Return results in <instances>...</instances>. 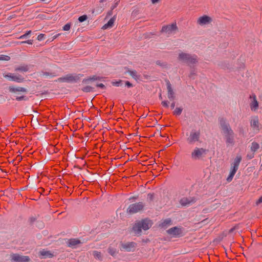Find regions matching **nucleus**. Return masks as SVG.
<instances>
[{
    "mask_svg": "<svg viewBox=\"0 0 262 262\" xmlns=\"http://www.w3.org/2000/svg\"><path fill=\"white\" fill-rule=\"evenodd\" d=\"M219 122L227 146H233L235 144L234 133L233 130L230 124L224 118H220Z\"/></svg>",
    "mask_w": 262,
    "mask_h": 262,
    "instance_id": "1",
    "label": "nucleus"
},
{
    "mask_svg": "<svg viewBox=\"0 0 262 262\" xmlns=\"http://www.w3.org/2000/svg\"><path fill=\"white\" fill-rule=\"evenodd\" d=\"M152 222L148 219H143L136 223L133 227V231L136 235H140L142 230H147L152 226Z\"/></svg>",
    "mask_w": 262,
    "mask_h": 262,
    "instance_id": "2",
    "label": "nucleus"
},
{
    "mask_svg": "<svg viewBox=\"0 0 262 262\" xmlns=\"http://www.w3.org/2000/svg\"><path fill=\"white\" fill-rule=\"evenodd\" d=\"M178 60L191 66L198 62V58L196 55L190 54L187 53L181 52L179 54Z\"/></svg>",
    "mask_w": 262,
    "mask_h": 262,
    "instance_id": "3",
    "label": "nucleus"
},
{
    "mask_svg": "<svg viewBox=\"0 0 262 262\" xmlns=\"http://www.w3.org/2000/svg\"><path fill=\"white\" fill-rule=\"evenodd\" d=\"M207 152L208 150L205 148L195 147L191 152L190 158L194 161L200 160L206 156Z\"/></svg>",
    "mask_w": 262,
    "mask_h": 262,
    "instance_id": "4",
    "label": "nucleus"
},
{
    "mask_svg": "<svg viewBox=\"0 0 262 262\" xmlns=\"http://www.w3.org/2000/svg\"><path fill=\"white\" fill-rule=\"evenodd\" d=\"M82 76L83 75L80 74H69L59 78L57 81L67 83H75L78 82Z\"/></svg>",
    "mask_w": 262,
    "mask_h": 262,
    "instance_id": "5",
    "label": "nucleus"
},
{
    "mask_svg": "<svg viewBox=\"0 0 262 262\" xmlns=\"http://www.w3.org/2000/svg\"><path fill=\"white\" fill-rule=\"evenodd\" d=\"M201 132L199 129H192L190 130L187 138V142L189 144H194L200 142Z\"/></svg>",
    "mask_w": 262,
    "mask_h": 262,
    "instance_id": "6",
    "label": "nucleus"
},
{
    "mask_svg": "<svg viewBox=\"0 0 262 262\" xmlns=\"http://www.w3.org/2000/svg\"><path fill=\"white\" fill-rule=\"evenodd\" d=\"M144 207V204L142 202H139L129 205L127 209V212L129 214H134L142 210Z\"/></svg>",
    "mask_w": 262,
    "mask_h": 262,
    "instance_id": "7",
    "label": "nucleus"
},
{
    "mask_svg": "<svg viewBox=\"0 0 262 262\" xmlns=\"http://www.w3.org/2000/svg\"><path fill=\"white\" fill-rule=\"evenodd\" d=\"M3 76L6 78H8L11 81H15L18 83L23 82L25 80L24 78L21 75H16L10 73L7 74H4Z\"/></svg>",
    "mask_w": 262,
    "mask_h": 262,
    "instance_id": "8",
    "label": "nucleus"
},
{
    "mask_svg": "<svg viewBox=\"0 0 262 262\" xmlns=\"http://www.w3.org/2000/svg\"><path fill=\"white\" fill-rule=\"evenodd\" d=\"M177 29L178 27L177 24L176 23H174L170 25L163 26L161 31V32L165 33L167 34H170Z\"/></svg>",
    "mask_w": 262,
    "mask_h": 262,
    "instance_id": "9",
    "label": "nucleus"
},
{
    "mask_svg": "<svg viewBox=\"0 0 262 262\" xmlns=\"http://www.w3.org/2000/svg\"><path fill=\"white\" fill-rule=\"evenodd\" d=\"M11 257L13 262H28L30 260L29 256L21 255L18 254H13Z\"/></svg>",
    "mask_w": 262,
    "mask_h": 262,
    "instance_id": "10",
    "label": "nucleus"
},
{
    "mask_svg": "<svg viewBox=\"0 0 262 262\" xmlns=\"http://www.w3.org/2000/svg\"><path fill=\"white\" fill-rule=\"evenodd\" d=\"M137 244L133 242L122 243L121 250L127 252H130L134 250Z\"/></svg>",
    "mask_w": 262,
    "mask_h": 262,
    "instance_id": "11",
    "label": "nucleus"
},
{
    "mask_svg": "<svg viewBox=\"0 0 262 262\" xmlns=\"http://www.w3.org/2000/svg\"><path fill=\"white\" fill-rule=\"evenodd\" d=\"M212 18L210 17L203 15L198 18L197 23L201 26H204L210 24Z\"/></svg>",
    "mask_w": 262,
    "mask_h": 262,
    "instance_id": "12",
    "label": "nucleus"
},
{
    "mask_svg": "<svg viewBox=\"0 0 262 262\" xmlns=\"http://www.w3.org/2000/svg\"><path fill=\"white\" fill-rule=\"evenodd\" d=\"M167 233L172 236L177 237L180 236L182 233L181 229L178 227H174L167 230Z\"/></svg>",
    "mask_w": 262,
    "mask_h": 262,
    "instance_id": "13",
    "label": "nucleus"
},
{
    "mask_svg": "<svg viewBox=\"0 0 262 262\" xmlns=\"http://www.w3.org/2000/svg\"><path fill=\"white\" fill-rule=\"evenodd\" d=\"M167 89V96L169 99L173 100L175 98L174 93L172 88L171 85L169 80L166 81Z\"/></svg>",
    "mask_w": 262,
    "mask_h": 262,
    "instance_id": "14",
    "label": "nucleus"
},
{
    "mask_svg": "<svg viewBox=\"0 0 262 262\" xmlns=\"http://www.w3.org/2000/svg\"><path fill=\"white\" fill-rule=\"evenodd\" d=\"M250 98L252 99V102L250 103V108L252 111H256L258 107V103L256 100V95L254 94H252L250 96Z\"/></svg>",
    "mask_w": 262,
    "mask_h": 262,
    "instance_id": "15",
    "label": "nucleus"
},
{
    "mask_svg": "<svg viewBox=\"0 0 262 262\" xmlns=\"http://www.w3.org/2000/svg\"><path fill=\"white\" fill-rule=\"evenodd\" d=\"M195 202L194 198H183L180 201V204L183 206H186L192 204Z\"/></svg>",
    "mask_w": 262,
    "mask_h": 262,
    "instance_id": "16",
    "label": "nucleus"
},
{
    "mask_svg": "<svg viewBox=\"0 0 262 262\" xmlns=\"http://www.w3.org/2000/svg\"><path fill=\"white\" fill-rule=\"evenodd\" d=\"M81 241L77 238H71L68 240L67 242V245L68 247L72 248H76L77 246L80 244H81Z\"/></svg>",
    "mask_w": 262,
    "mask_h": 262,
    "instance_id": "17",
    "label": "nucleus"
},
{
    "mask_svg": "<svg viewBox=\"0 0 262 262\" xmlns=\"http://www.w3.org/2000/svg\"><path fill=\"white\" fill-rule=\"evenodd\" d=\"M30 66L26 64H23L19 66L16 67L14 71L16 72H27L29 71Z\"/></svg>",
    "mask_w": 262,
    "mask_h": 262,
    "instance_id": "18",
    "label": "nucleus"
},
{
    "mask_svg": "<svg viewBox=\"0 0 262 262\" xmlns=\"http://www.w3.org/2000/svg\"><path fill=\"white\" fill-rule=\"evenodd\" d=\"M9 90L11 93H16V92H23V93H27V90L25 88L22 87H14L12 86H10L9 87Z\"/></svg>",
    "mask_w": 262,
    "mask_h": 262,
    "instance_id": "19",
    "label": "nucleus"
},
{
    "mask_svg": "<svg viewBox=\"0 0 262 262\" xmlns=\"http://www.w3.org/2000/svg\"><path fill=\"white\" fill-rule=\"evenodd\" d=\"M171 220L170 219H166L161 222L159 225V227L163 228H166L170 225Z\"/></svg>",
    "mask_w": 262,
    "mask_h": 262,
    "instance_id": "20",
    "label": "nucleus"
},
{
    "mask_svg": "<svg viewBox=\"0 0 262 262\" xmlns=\"http://www.w3.org/2000/svg\"><path fill=\"white\" fill-rule=\"evenodd\" d=\"M115 20V17L114 16L112 18H111L105 24L103 27L102 29H106L108 28H111L112 27L114 23V21Z\"/></svg>",
    "mask_w": 262,
    "mask_h": 262,
    "instance_id": "21",
    "label": "nucleus"
},
{
    "mask_svg": "<svg viewBox=\"0 0 262 262\" xmlns=\"http://www.w3.org/2000/svg\"><path fill=\"white\" fill-rule=\"evenodd\" d=\"M250 125L253 128L259 129L258 120L257 118H255L251 120Z\"/></svg>",
    "mask_w": 262,
    "mask_h": 262,
    "instance_id": "22",
    "label": "nucleus"
},
{
    "mask_svg": "<svg viewBox=\"0 0 262 262\" xmlns=\"http://www.w3.org/2000/svg\"><path fill=\"white\" fill-rule=\"evenodd\" d=\"M107 252L111 255H112L113 257H115L118 252L116 248L113 247L112 246H110L108 248Z\"/></svg>",
    "mask_w": 262,
    "mask_h": 262,
    "instance_id": "23",
    "label": "nucleus"
},
{
    "mask_svg": "<svg viewBox=\"0 0 262 262\" xmlns=\"http://www.w3.org/2000/svg\"><path fill=\"white\" fill-rule=\"evenodd\" d=\"M127 72L136 81L139 79L140 76L137 74L136 71L128 70Z\"/></svg>",
    "mask_w": 262,
    "mask_h": 262,
    "instance_id": "24",
    "label": "nucleus"
},
{
    "mask_svg": "<svg viewBox=\"0 0 262 262\" xmlns=\"http://www.w3.org/2000/svg\"><path fill=\"white\" fill-rule=\"evenodd\" d=\"M40 255L42 256V258L52 257L53 256V254L50 251L46 250L40 251Z\"/></svg>",
    "mask_w": 262,
    "mask_h": 262,
    "instance_id": "25",
    "label": "nucleus"
},
{
    "mask_svg": "<svg viewBox=\"0 0 262 262\" xmlns=\"http://www.w3.org/2000/svg\"><path fill=\"white\" fill-rule=\"evenodd\" d=\"M259 148V144L258 143H257L256 142H253L251 143L250 149L253 152H255Z\"/></svg>",
    "mask_w": 262,
    "mask_h": 262,
    "instance_id": "26",
    "label": "nucleus"
},
{
    "mask_svg": "<svg viewBox=\"0 0 262 262\" xmlns=\"http://www.w3.org/2000/svg\"><path fill=\"white\" fill-rule=\"evenodd\" d=\"M242 160L241 156H237L236 158L234 160V162L233 163V166H235L238 168V166L239 163Z\"/></svg>",
    "mask_w": 262,
    "mask_h": 262,
    "instance_id": "27",
    "label": "nucleus"
},
{
    "mask_svg": "<svg viewBox=\"0 0 262 262\" xmlns=\"http://www.w3.org/2000/svg\"><path fill=\"white\" fill-rule=\"evenodd\" d=\"M100 78L99 77H98L96 76H93L89 78H85V79H83L82 82L83 83H87L89 81H95V80H99Z\"/></svg>",
    "mask_w": 262,
    "mask_h": 262,
    "instance_id": "28",
    "label": "nucleus"
},
{
    "mask_svg": "<svg viewBox=\"0 0 262 262\" xmlns=\"http://www.w3.org/2000/svg\"><path fill=\"white\" fill-rule=\"evenodd\" d=\"M93 255L96 259H98L100 261L102 260L103 258L100 252L97 251H94L93 252Z\"/></svg>",
    "mask_w": 262,
    "mask_h": 262,
    "instance_id": "29",
    "label": "nucleus"
},
{
    "mask_svg": "<svg viewBox=\"0 0 262 262\" xmlns=\"http://www.w3.org/2000/svg\"><path fill=\"white\" fill-rule=\"evenodd\" d=\"M93 88H92V86L88 85L83 87V88H82L81 90L84 92L88 93L92 92L93 91Z\"/></svg>",
    "mask_w": 262,
    "mask_h": 262,
    "instance_id": "30",
    "label": "nucleus"
},
{
    "mask_svg": "<svg viewBox=\"0 0 262 262\" xmlns=\"http://www.w3.org/2000/svg\"><path fill=\"white\" fill-rule=\"evenodd\" d=\"M10 59V57L5 55H0V60L9 61Z\"/></svg>",
    "mask_w": 262,
    "mask_h": 262,
    "instance_id": "31",
    "label": "nucleus"
},
{
    "mask_svg": "<svg viewBox=\"0 0 262 262\" xmlns=\"http://www.w3.org/2000/svg\"><path fill=\"white\" fill-rule=\"evenodd\" d=\"M28 99V98L27 96H24V95L16 97V100L18 101H22V100L26 101Z\"/></svg>",
    "mask_w": 262,
    "mask_h": 262,
    "instance_id": "32",
    "label": "nucleus"
},
{
    "mask_svg": "<svg viewBox=\"0 0 262 262\" xmlns=\"http://www.w3.org/2000/svg\"><path fill=\"white\" fill-rule=\"evenodd\" d=\"M182 112V108L180 107H176L174 111V114L177 116L181 115Z\"/></svg>",
    "mask_w": 262,
    "mask_h": 262,
    "instance_id": "33",
    "label": "nucleus"
},
{
    "mask_svg": "<svg viewBox=\"0 0 262 262\" xmlns=\"http://www.w3.org/2000/svg\"><path fill=\"white\" fill-rule=\"evenodd\" d=\"M31 33V30H29V31H27L25 34L21 35L20 36H19L18 37V39H24V38H26L28 35H29V34H30Z\"/></svg>",
    "mask_w": 262,
    "mask_h": 262,
    "instance_id": "34",
    "label": "nucleus"
},
{
    "mask_svg": "<svg viewBox=\"0 0 262 262\" xmlns=\"http://www.w3.org/2000/svg\"><path fill=\"white\" fill-rule=\"evenodd\" d=\"M87 18H88V17H87L86 15H83L79 17L78 20L79 22L82 23V22L84 21L85 20H86L87 19Z\"/></svg>",
    "mask_w": 262,
    "mask_h": 262,
    "instance_id": "35",
    "label": "nucleus"
},
{
    "mask_svg": "<svg viewBox=\"0 0 262 262\" xmlns=\"http://www.w3.org/2000/svg\"><path fill=\"white\" fill-rule=\"evenodd\" d=\"M237 169H238V168L232 166V169L230 172V174L232 175L233 176H234V174H235L236 172L237 171Z\"/></svg>",
    "mask_w": 262,
    "mask_h": 262,
    "instance_id": "36",
    "label": "nucleus"
},
{
    "mask_svg": "<svg viewBox=\"0 0 262 262\" xmlns=\"http://www.w3.org/2000/svg\"><path fill=\"white\" fill-rule=\"evenodd\" d=\"M237 169H238V168L232 166V169L230 172V174L232 175L233 176H234V174H235L236 172L237 171Z\"/></svg>",
    "mask_w": 262,
    "mask_h": 262,
    "instance_id": "37",
    "label": "nucleus"
},
{
    "mask_svg": "<svg viewBox=\"0 0 262 262\" xmlns=\"http://www.w3.org/2000/svg\"><path fill=\"white\" fill-rule=\"evenodd\" d=\"M71 28V24L67 23L62 28L63 31H69Z\"/></svg>",
    "mask_w": 262,
    "mask_h": 262,
    "instance_id": "38",
    "label": "nucleus"
},
{
    "mask_svg": "<svg viewBox=\"0 0 262 262\" xmlns=\"http://www.w3.org/2000/svg\"><path fill=\"white\" fill-rule=\"evenodd\" d=\"M121 83H122V81L121 80L117 81H115V82H112L113 85H114V86H121Z\"/></svg>",
    "mask_w": 262,
    "mask_h": 262,
    "instance_id": "39",
    "label": "nucleus"
},
{
    "mask_svg": "<svg viewBox=\"0 0 262 262\" xmlns=\"http://www.w3.org/2000/svg\"><path fill=\"white\" fill-rule=\"evenodd\" d=\"M33 43V40H31V39L26 40V41H21L20 42V44L27 43V44H29V45H32Z\"/></svg>",
    "mask_w": 262,
    "mask_h": 262,
    "instance_id": "40",
    "label": "nucleus"
},
{
    "mask_svg": "<svg viewBox=\"0 0 262 262\" xmlns=\"http://www.w3.org/2000/svg\"><path fill=\"white\" fill-rule=\"evenodd\" d=\"M154 193H148L147 194V200L149 201H152L154 200Z\"/></svg>",
    "mask_w": 262,
    "mask_h": 262,
    "instance_id": "41",
    "label": "nucleus"
},
{
    "mask_svg": "<svg viewBox=\"0 0 262 262\" xmlns=\"http://www.w3.org/2000/svg\"><path fill=\"white\" fill-rule=\"evenodd\" d=\"M45 34H40L37 36V39L39 41H41L44 39Z\"/></svg>",
    "mask_w": 262,
    "mask_h": 262,
    "instance_id": "42",
    "label": "nucleus"
},
{
    "mask_svg": "<svg viewBox=\"0 0 262 262\" xmlns=\"http://www.w3.org/2000/svg\"><path fill=\"white\" fill-rule=\"evenodd\" d=\"M96 86L102 89H104L105 88V86L103 83H97L96 84Z\"/></svg>",
    "mask_w": 262,
    "mask_h": 262,
    "instance_id": "43",
    "label": "nucleus"
},
{
    "mask_svg": "<svg viewBox=\"0 0 262 262\" xmlns=\"http://www.w3.org/2000/svg\"><path fill=\"white\" fill-rule=\"evenodd\" d=\"M162 105L165 107H168V102L167 101H163L162 102Z\"/></svg>",
    "mask_w": 262,
    "mask_h": 262,
    "instance_id": "44",
    "label": "nucleus"
},
{
    "mask_svg": "<svg viewBox=\"0 0 262 262\" xmlns=\"http://www.w3.org/2000/svg\"><path fill=\"white\" fill-rule=\"evenodd\" d=\"M254 157V152L252 153V154H248L247 155V157L248 159L250 160V159H252V158H253Z\"/></svg>",
    "mask_w": 262,
    "mask_h": 262,
    "instance_id": "45",
    "label": "nucleus"
},
{
    "mask_svg": "<svg viewBox=\"0 0 262 262\" xmlns=\"http://www.w3.org/2000/svg\"><path fill=\"white\" fill-rule=\"evenodd\" d=\"M125 86L127 88H131L133 87V84L130 82L126 81L125 82Z\"/></svg>",
    "mask_w": 262,
    "mask_h": 262,
    "instance_id": "46",
    "label": "nucleus"
},
{
    "mask_svg": "<svg viewBox=\"0 0 262 262\" xmlns=\"http://www.w3.org/2000/svg\"><path fill=\"white\" fill-rule=\"evenodd\" d=\"M233 176L229 173V175L227 178V181L229 182L231 181L233 179Z\"/></svg>",
    "mask_w": 262,
    "mask_h": 262,
    "instance_id": "47",
    "label": "nucleus"
},
{
    "mask_svg": "<svg viewBox=\"0 0 262 262\" xmlns=\"http://www.w3.org/2000/svg\"><path fill=\"white\" fill-rule=\"evenodd\" d=\"M29 220L31 223H33L35 221L36 218L34 217H31L30 218Z\"/></svg>",
    "mask_w": 262,
    "mask_h": 262,
    "instance_id": "48",
    "label": "nucleus"
},
{
    "mask_svg": "<svg viewBox=\"0 0 262 262\" xmlns=\"http://www.w3.org/2000/svg\"><path fill=\"white\" fill-rule=\"evenodd\" d=\"M43 75H46V76H51L52 77H54L55 76V75H52V74H50L48 72H45L43 73Z\"/></svg>",
    "mask_w": 262,
    "mask_h": 262,
    "instance_id": "49",
    "label": "nucleus"
},
{
    "mask_svg": "<svg viewBox=\"0 0 262 262\" xmlns=\"http://www.w3.org/2000/svg\"><path fill=\"white\" fill-rule=\"evenodd\" d=\"M60 35V34H57L54 35L52 37V40L57 38Z\"/></svg>",
    "mask_w": 262,
    "mask_h": 262,
    "instance_id": "50",
    "label": "nucleus"
},
{
    "mask_svg": "<svg viewBox=\"0 0 262 262\" xmlns=\"http://www.w3.org/2000/svg\"><path fill=\"white\" fill-rule=\"evenodd\" d=\"M137 196H132V197H130L129 198V201H132V200H136L137 199Z\"/></svg>",
    "mask_w": 262,
    "mask_h": 262,
    "instance_id": "51",
    "label": "nucleus"
},
{
    "mask_svg": "<svg viewBox=\"0 0 262 262\" xmlns=\"http://www.w3.org/2000/svg\"><path fill=\"white\" fill-rule=\"evenodd\" d=\"M171 108L173 109L175 107V102H173L170 105Z\"/></svg>",
    "mask_w": 262,
    "mask_h": 262,
    "instance_id": "52",
    "label": "nucleus"
},
{
    "mask_svg": "<svg viewBox=\"0 0 262 262\" xmlns=\"http://www.w3.org/2000/svg\"><path fill=\"white\" fill-rule=\"evenodd\" d=\"M38 16L42 19L45 18V17L43 14H39Z\"/></svg>",
    "mask_w": 262,
    "mask_h": 262,
    "instance_id": "53",
    "label": "nucleus"
},
{
    "mask_svg": "<svg viewBox=\"0 0 262 262\" xmlns=\"http://www.w3.org/2000/svg\"><path fill=\"white\" fill-rule=\"evenodd\" d=\"M262 202V197H260L257 201V203H260Z\"/></svg>",
    "mask_w": 262,
    "mask_h": 262,
    "instance_id": "54",
    "label": "nucleus"
},
{
    "mask_svg": "<svg viewBox=\"0 0 262 262\" xmlns=\"http://www.w3.org/2000/svg\"><path fill=\"white\" fill-rule=\"evenodd\" d=\"M151 1L152 4H155L157 3L159 1V0H151Z\"/></svg>",
    "mask_w": 262,
    "mask_h": 262,
    "instance_id": "55",
    "label": "nucleus"
},
{
    "mask_svg": "<svg viewBox=\"0 0 262 262\" xmlns=\"http://www.w3.org/2000/svg\"><path fill=\"white\" fill-rule=\"evenodd\" d=\"M159 98L162 99V95L161 94H160V95H159Z\"/></svg>",
    "mask_w": 262,
    "mask_h": 262,
    "instance_id": "56",
    "label": "nucleus"
},
{
    "mask_svg": "<svg viewBox=\"0 0 262 262\" xmlns=\"http://www.w3.org/2000/svg\"><path fill=\"white\" fill-rule=\"evenodd\" d=\"M104 1H105V0H100V3H103Z\"/></svg>",
    "mask_w": 262,
    "mask_h": 262,
    "instance_id": "57",
    "label": "nucleus"
},
{
    "mask_svg": "<svg viewBox=\"0 0 262 262\" xmlns=\"http://www.w3.org/2000/svg\"><path fill=\"white\" fill-rule=\"evenodd\" d=\"M146 117V115H145V116L142 115V117L143 118H145Z\"/></svg>",
    "mask_w": 262,
    "mask_h": 262,
    "instance_id": "58",
    "label": "nucleus"
},
{
    "mask_svg": "<svg viewBox=\"0 0 262 262\" xmlns=\"http://www.w3.org/2000/svg\"><path fill=\"white\" fill-rule=\"evenodd\" d=\"M192 74H193V73H191L190 75H192ZM190 76L191 77V76Z\"/></svg>",
    "mask_w": 262,
    "mask_h": 262,
    "instance_id": "59",
    "label": "nucleus"
}]
</instances>
